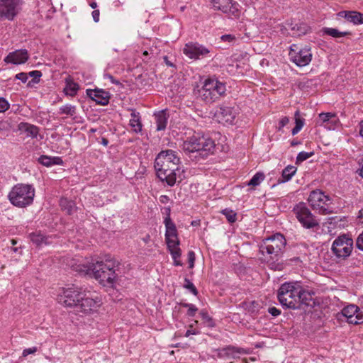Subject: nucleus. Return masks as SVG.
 I'll return each mask as SVG.
<instances>
[{
  "mask_svg": "<svg viewBox=\"0 0 363 363\" xmlns=\"http://www.w3.org/2000/svg\"><path fill=\"white\" fill-rule=\"evenodd\" d=\"M359 134L363 138V121L359 123Z\"/></svg>",
  "mask_w": 363,
  "mask_h": 363,
  "instance_id": "obj_62",
  "label": "nucleus"
},
{
  "mask_svg": "<svg viewBox=\"0 0 363 363\" xmlns=\"http://www.w3.org/2000/svg\"><path fill=\"white\" fill-rule=\"evenodd\" d=\"M164 62L168 67H174V65L172 62H171L167 56L164 57Z\"/></svg>",
  "mask_w": 363,
  "mask_h": 363,
  "instance_id": "obj_60",
  "label": "nucleus"
},
{
  "mask_svg": "<svg viewBox=\"0 0 363 363\" xmlns=\"http://www.w3.org/2000/svg\"><path fill=\"white\" fill-rule=\"evenodd\" d=\"M215 142L209 137L197 133L183 143V149L189 153H196L195 158H206L213 152Z\"/></svg>",
  "mask_w": 363,
  "mask_h": 363,
  "instance_id": "obj_4",
  "label": "nucleus"
},
{
  "mask_svg": "<svg viewBox=\"0 0 363 363\" xmlns=\"http://www.w3.org/2000/svg\"><path fill=\"white\" fill-rule=\"evenodd\" d=\"M357 218L359 219L360 222L363 223V208L359 211Z\"/></svg>",
  "mask_w": 363,
  "mask_h": 363,
  "instance_id": "obj_61",
  "label": "nucleus"
},
{
  "mask_svg": "<svg viewBox=\"0 0 363 363\" xmlns=\"http://www.w3.org/2000/svg\"><path fill=\"white\" fill-rule=\"evenodd\" d=\"M221 213L225 216L229 223H234L236 220V213L231 209L225 208Z\"/></svg>",
  "mask_w": 363,
  "mask_h": 363,
  "instance_id": "obj_40",
  "label": "nucleus"
},
{
  "mask_svg": "<svg viewBox=\"0 0 363 363\" xmlns=\"http://www.w3.org/2000/svg\"><path fill=\"white\" fill-rule=\"evenodd\" d=\"M220 39L223 42L233 43L235 40V37L233 35L226 34L223 35Z\"/></svg>",
  "mask_w": 363,
  "mask_h": 363,
  "instance_id": "obj_49",
  "label": "nucleus"
},
{
  "mask_svg": "<svg viewBox=\"0 0 363 363\" xmlns=\"http://www.w3.org/2000/svg\"><path fill=\"white\" fill-rule=\"evenodd\" d=\"M198 333H199L196 330H187L186 333H185V337H189L191 335H196Z\"/></svg>",
  "mask_w": 363,
  "mask_h": 363,
  "instance_id": "obj_58",
  "label": "nucleus"
},
{
  "mask_svg": "<svg viewBox=\"0 0 363 363\" xmlns=\"http://www.w3.org/2000/svg\"><path fill=\"white\" fill-rule=\"evenodd\" d=\"M188 260H189V267L192 269L194 267L195 262V253L193 251H189L188 252Z\"/></svg>",
  "mask_w": 363,
  "mask_h": 363,
  "instance_id": "obj_46",
  "label": "nucleus"
},
{
  "mask_svg": "<svg viewBox=\"0 0 363 363\" xmlns=\"http://www.w3.org/2000/svg\"><path fill=\"white\" fill-rule=\"evenodd\" d=\"M236 114V111L233 108L223 105L216 111L214 118L220 123L232 125Z\"/></svg>",
  "mask_w": 363,
  "mask_h": 363,
  "instance_id": "obj_17",
  "label": "nucleus"
},
{
  "mask_svg": "<svg viewBox=\"0 0 363 363\" xmlns=\"http://www.w3.org/2000/svg\"><path fill=\"white\" fill-rule=\"evenodd\" d=\"M16 79L21 80L25 83L28 80V75L25 72H20L16 75Z\"/></svg>",
  "mask_w": 363,
  "mask_h": 363,
  "instance_id": "obj_54",
  "label": "nucleus"
},
{
  "mask_svg": "<svg viewBox=\"0 0 363 363\" xmlns=\"http://www.w3.org/2000/svg\"><path fill=\"white\" fill-rule=\"evenodd\" d=\"M173 259H179L181 257V249L179 247L169 250Z\"/></svg>",
  "mask_w": 363,
  "mask_h": 363,
  "instance_id": "obj_47",
  "label": "nucleus"
},
{
  "mask_svg": "<svg viewBox=\"0 0 363 363\" xmlns=\"http://www.w3.org/2000/svg\"><path fill=\"white\" fill-rule=\"evenodd\" d=\"M356 247L363 251V232L357 238Z\"/></svg>",
  "mask_w": 363,
  "mask_h": 363,
  "instance_id": "obj_48",
  "label": "nucleus"
},
{
  "mask_svg": "<svg viewBox=\"0 0 363 363\" xmlns=\"http://www.w3.org/2000/svg\"><path fill=\"white\" fill-rule=\"evenodd\" d=\"M36 351H37V347H30V348L25 349L23 351V357H26L28 354H34Z\"/></svg>",
  "mask_w": 363,
  "mask_h": 363,
  "instance_id": "obj_55",
  "label": "nucleus"
},
{
  "mask_svg": "<svg viewBox=\"0 0 363 363\" xmlns=\"http://www.w3.org/2000/svg\"><path fill=\"white\" fill-rule=\"evenodd\" d=\"M286 25L287 26L286 29L290 30L291 31V35L293 36H301L305 35L309 30V26L305 23H294L286 22Z\"/></svg>",
  "mask_w": 363,
  "mask_h": 363,
  "instance_id": "obj_22",
  "label": "nucleus"
},
{
  "mask_svg": "<svg viewBox=\"0 0 363 363\" xmlns=\"http://www.w3.org/2000/svg\"><path fill=\"white\" fill-rule=\"evenodd\" d=\"M154 116H155V121H156L157 130V131L164 130L167 127L168 118H169V116L167 113V112L165 111L162 110V111H159L158 113H155Z\"/></svg>",
  "mask_w": 363,
  "mask_h": 363,
  "instance_id": "obj_25",
  "label": "nucleus"
},
{
  "mask_svg": "<svg viewBox=\"0 0 363 363\" xmlns=\"http://www.w3.org/2000/svg\"><path fill=\"white\" fill-rule=\"evenodd\" d=\"M323 31L325 34L332 36L335 38H342L350 34V32H341L337 29L333 28H324Z\"/></svg>",
  "mask_w": 363,
  "mask_h": 363,
  "instance_id": "obj_36",
  "label": "nucleus"
},
{
  "mask_svg": "<svg viewBox=\"0 0 363 363\" xmlns=\"http://www.w3.org/2000/svg\"><path fill=\"white\" fill-rule=\"evenodd\" d=\"M86 94L91 100L102 106L107 105L111 97L108 91L101 89H87Z\"/></svg>",
  "mask_w": 363,
  "mask_h": 363,
  "instance_id": "obj_20",
  "label": "nucleus"
},
{
  "mask_svg": "<svg viewBox=\"0 0 363 363\" xmlns=\"http://www.w3.org/2000/svg\"><path fill=\"white\" fill-rule=\"evenodd\" d=\"M313 294V292L305 290L301 286V291H300V294H298V300H297L298 308H301V304H304L306 306H312V304L314 303L312 297V295Z\"/></svg>",
  "mask_w": 363,
  "mask_h": 363,
  "instance_id": "obj_26",
  "label": "nucleus"
},
{
  "mask_svg": "<svg viewBox=\"0 0 363 363\" xmlns=\"http://www.w3.org/2000/svg\"><path fill=\"white\" fill-rule=\"evenodd\" d=\"M59 113L65 114L71 117L74 116L77 113V107L76 106L70 104H66L59 108Z\"/></svg>",
  "mask_w": 363,
  "mask_h": 363,
  "instance_id": "obj_35",
  "label": "nucleus"
},
{
  "mask_svg": "<svg viewBox=\"0 0 363 363\" xmlns=\"http://www.w3.org/2000/svg\"><path fill=\"white\" fill-rule=\"evenodd\" d=\"M101 304V297L95 292L86 289L76 307V311L87 314L96 311Z\"/></svg>",
  "mask_w": 363,
  "mask_h": 363,
  "instance_id": "obj_9",
  "label": "nucleus"
},
{
  "mask_svg": "<svg viewBox=\"0 0 363 363\" xmlns=\"http://www.w3.org/2000/svg\"><path fill=\"white\" fill-rule=\"evenodd\" d=\"M268 312L270 313L272 316L277 317L281 313V311L277 308L276 307H269L268 308Z\"/></svg>",
  "mask_w": 363,
  "mask_h": 363,
  "instance_id": "obj_53",
  "label": "nucleus"
},
{
  "mask_svg": "<svg viewBox=\"0 0 363 363\" xmlns=\"http://www.w3.org/2000/svg\"><path fill=\"white\" fill-rule=\"evenodd\" d=\"M86 289L73 284L70 287L62 289L60 295V302L67 307H76Z\"/></svg>",
  "mask_w": 363,
  "mask_h": 363,
  "instance_id": "obj_12",
  "label": "nucleus"
},
{
  "mask_svg": "<svg viewBox=\"0 0 363 363\" xmlns=\"http://www.w3.org/2000/svg\"><path fill=\"white\" fill-rule=\"evenodd\" d=\"M313 154H314L313 152H308L303 151V152H299L296 157V164H300V163L303 162V161L308 160L311 156H313Z\"/></svg>",
  "mask_w": 363,
  "mask_h": 363,
  "instance_id": "obj_41",
  "label": "nucleus"
},
{
  "mask_svg": "<svg viewBox=\"0 0 363 363\" xmlns=\"http://www.w3.org/2000/svg\"><path fill=\"white\" fill-rule=\"evenodd\" d=\"M301 291L299 282H285L281 285L277 292V298L281 305L286 308L298 309V294Z\"/></svg>",
  "mask_w": 363,
  "mask_h": 363,
  "instance_id": "obj_6",
  "label": "nucleus"
},
{
  "mask_svg": "<svg viewBox=\"0 0 363 363\" xmlns=\"http://www.w3.org/2000/svg\"><path fill=\"white\" fill-rule=\"evenodd\" d=\"M182 306L188 308L186 314L189 317H194L198 311V308L192 303H184Z\"/></svg>",
  "mask_w": 363,
  "mask_h": 363,
  "instance_id": "obj_43",
  "label": "nucleus"
},
{
  "mask_svg": "<svg viewBox=\"0 0 363 363\" xmlns=\"http://www.w3.org/2000/svg\"><path fill=\"white\" fill-rule=\"evenodd\" d=\"M359 165L361 166V167L359 170H357V172L363 178V158L361 160Z\"/></svg>",
  "mask_w": 363,
  "mask_h": 363,
  "instance_id": "obj_59",
  "label": "nucleus"
},
{
  "mask_svg": "<svg viewBox=\"0 0 363 363\" xmlns=\"http://www.w3.org/2000/svg\"><path fill=\"white\" fill-rule=\"evenodd\" d=\"M212 48L206 47L199 43L189 42L183 48V53L189 58L194 60L211 57Z\"/></svg>",
  "mask_w": 363,
  "mask_h": 363,
  "instance_id": "obj_14",
  "label": "nucleus"
},
{
  "mask_svg": "<svg viewBox=\"0 0 363 363\" xmlns=\"http://www.w3.org/2000/svg\"><path fill=\"white\" fill-rule=\"evenodd\" d=\"M265 178L264 173L257 172L247 183L248 186H258Z\"/></svg>",
  "mask_w": 363,
  "mask_h": 363,
  "instance_id": "obj_37",
  "label": "nucleus"
},
{
  "mask_svg": "<svg viewBox=\"0 0 363 363\" xmlns=\"http://www.w3.org/2000/svg\"><path fill=\"white\" fill-rule=\"evenodd\" d=\"M101 144L104 146H106L108 144V139L105 138H102L101 139Z\"/></svg>",
  "mask_w": 363,
  "mask_h": 363,
  "instance_id": "obj_64",
  "label": "nucleus"
},
{
  "mask_svg": "<svg viewBox=\"0 0 363 363\" xmlns=\"http://www.w3.org/2000/svg\"><path fill=\"white\" fill-rule=\"evenodd\" d=\"M35 189L32 184L19 183L14 185L8 194L10 203L19 208H25L33 204Z\"/></svg>",
  "mask_w": 363,
  "mask_h": 363,
  "instance_id": "obj_5",
  "label": "nucleus"
},
{
  "mask_svg": "<svg viewBox=\"0 0 363 363\" xmlns=\"http://www.w3.org/2000/svg\"><path fill=\"white\" fill-rule=\"evenodd\" d=\"M329 201H330V196L325 195L320 189L312 191L308 197V202L311 203V207L323 215L330 214L333 212V208L328 204Z\"/></svg>",
  "mask_w": 363,
  "mask_h": 363,
  "instance_id": "obj_10",
  "label": "nucleus"
},
{
  "mask_svg": "<svg viewBox=\"0 0 363 363\" xmlns=\"http://www.w3.org/2000/svg\"><path fill=\"white\" fill-rule=\"evenodd\" d=\"M104 79H109L112 84H116V85L121 84V83H120V82L118 80L116 79L111 74H110L108 73H104Z\"/></svg>",
  "mask_w": 363,
  "mask_h": 363,
  "instance_id": "obj_50",
  "label": "nucleus"
},
{
  "mask_svg": "<svg viewBox=\"0 0 363 363\" xmlns=\"http://www.w3.org/2000/svg\"><path fill=\"white\" fill-rule=\"evenodd\" d=\"M30 241L37 247H42L48 244V238L40 232H35L29 235Z\"/></svg>",
  "mask_w": 363,
  "mask_h": 363,
  "instance_id": "obj_30",
  "label": "nucleus"
},
{
  "mask_svg": "<svg viewBox=\"0 0 363 363\" xmlns=\"http://www.w3.org/2000/svg\"><path fill=\"white\" fill-rule=\"evenodd\" d=\"M169 201V198L168 196L167 195H162L160 197V201L162 203H168V201Z\"/></svg>",
  "mask_w": 363,
  "mask_h": 363,
  "instance_id": "obj_57",
  "label": "nucleus"
},
{
  "mask_svg": "<svg viewBox=\"0 0 363 363\" xmlns=\"http://www.w3.org/2000/svg\"><path fill=\"white\" fill-rule=\"evenodd\" d=\"M29 76L30 77H32L34 78V79H37L36 82H38L40 78L42 76V73L40 71H38V70H34V71H31L28 73Z\"/></svg>",
  "mask_w": 363,
  "mask_h": 363,
  "instance_id": "obj_52",
  "label": "nucleus"
},
{
  "mask_svg": "<svg viewBox=\"0 0 363 363\" xmlns=\"http://www.w3.org/2000/svg\"><path fill=\"white\" fill-rule=\"evenodd\" d=\"M184 287L189 289L194 295L196 296L198 294V291L194 284L186 278L184 279Z\"/></svg>",
  "mask_w": 363,
  "mask_h": 363,
  "instance_id": "obj_44",
  "label": "nucleus"
},
{
  "mask_svg": "<svg viewBox=\"0 0 363 363\" xmlns=\"http://www.w3.org/2000/svg\"><path fill=\"white\" fill-rule=\"evenodd\" d=\"M131 119L130 120V125L133 128L135 133H138L142 130V123L140 120V116L138 112L132 110Z\"/></svg>",
  "mask_w": 363,
  "mask_h": 363,
  "instance_id": "obj_32",
  "label": "nucleus"
},
{
  "mask_svg": "<svg viewBox=\"0 0 363 363\" xmlns=\"http://www.w3.org/2000/svg\"><path fill=\"white\" fill-rule=\"evenodd\" d=\"M78 89L79 85L75 82H67L65 91L66 94L73 96L77 94Z\"/></svg>",
  "mask_w": 363,
  "mask_h": 363,
  "instance_id": "obj_38",
  "label": "nucleus"
},
{
  "mask_svg": "<svg viewBox=\"0 0 363 363\" xmlns=\"http://www.w3.org/2000/svg\"><path fill=\"white\" fill-rule=\"evenodd\" d=\"M38 160L39 163L45 167H50L55 164L62 165L63 164V160L60 157H51L43 155Z\"/></svg>",
  "mask_w": 363,
  "mask_h": 363,
  "instance_id": "obj_27",
  "label": "nucleus"
},
{
  "mask_svg": "<svg viewBox=\"0 0 363 363\" xmlns=\"http://www.w3.org/2000/svg\"><path fill=\"white\" fill-rule=\"evenodd\" d=\"M246 350L241 347L229 345L218 350V356L225 359L240 358V355L246 354Z\"/></svg>",
  "mask_w": 363,
  "mask_h": 363,
  "instance_id": "obj_19",
  "label": "nucleus"
},
{
  "mask_svg": "<svg viewBox=\"0 0 363 363\" xmlns=\"http://www.w3.org/2000/svg\"><path fill=\"white\" fill-rule=\"evenodd\" d=\"M99 14H100V12L99 10H94L92 12V17H93L94 21L96 23L99 22Z\"/></svg>",
  "mask_w": 363,
  "mask_h": 363,
  "instance_id": "obj_56",
  "label": "nucleus"
},
{
  "mask_svg": "<svg viewBox=\"0 0 363 363\" xmlns=\"http://www.w3.org/2000/svg\"><path fill=\"white\" fill-rule=\"evenodd\" d=\"M29 57L28 50L26 49L16 50L9 54L5 57L4 61L6 63H11L13 65H20L25 63Z\"/></svg>",
  "mask_w": 363,
  "mask_h": 363,
  "instance_id": "obj_21",
  "label": "nucleus"
},
{
  "mask_svg": "<svg viewBox=\"0 0 363 363\" xmlns=\"http://www.w3.org/2000/svg\"><path fill=\"white\" fill-rule=\"evenodd\" d=\"M60 206L63 211H66L69 215L75 212L77 208L75 203L66 198H62L60 200Z\"/></svg>",
  "mask_w": 363,
  "mask_h": 363,
  "instance_id": "obj_33",
  "label": "nucleus"
},
{
  "mask_svg": "<svg viewBox=\"0 0 363 363\" xmlns=\"http://www.w3.org/2000/svg\"><path fill=\"white\" fill-rule=\"evenodd\" d=\"M341 314L347 318L348 323L358 325L363 323V309L350 304L344 307Z\"/></svg>",
  "mask_w": 363,
  "mask_h": 363,
  "instance_id": "obj_16",
  "label": "nucleus"
},
{
  "mask_svg": "<svg viewBox=\"0 0 363 363\" xmlns=\"http://www.w3.org/2000/svg\"><path fill=\"white\" fill-rule=\"evenodd\" d=\"M319 118L323 123H325V127L329 129H335L337 125L339 123V120L335 113H321L319 114Z\"/></svg>",
  "mask_w": 363,
  "mask_h": 363,
  "instance_id": "obj_24",
  "label": "nucleus"
},
{
  "mask_svg": "<svg viewBox=\"0 0 363 363\" xmlns=\"http://www.w3.org/2000/svg\"><path fill=\"white\" fill-rule=\"evenodd\" d=\"M353 245L352 238L346 234H342L335 239L331 250L337 258L346 259L351 255Z\"/></svg>",
  "mask_w": 363,
  "mask_h": 363,
  "instance_id": "obj_11",
  "label": "nucleus"
},
{
  "mask_svg": "<svg viewBox=\"0 0 363 363\" xmlns=\"http://www.w3.org/2000/svg\"><path fill=\"white\" fill-rule=\"evenodd\" d=\"M226 91L225 84L216 79H207L199 90V97L206 103H213Z\"/></svg>",
  "mask_w": 363,
  "mask_h": 363,
  "instance_id": "obj_7",
  "label": "nucleus"
},
{
  "mask_svg": "<svg viewBox=\"0 0 363 363\" xmlns=\"http://www.w3.org/2000/svg\"><path fill=\"white\" fill-rule=\"evenodd\" d=\"M180 158L177 152L172 150L161 151L155 160V169L157 177L165 181L167 184L172 186L177 182V177L181 179V171L179 164Z\"/></svg>",
  "mask_w": 363,
  "mask_h": 363,
  "instance_id": "obj_1",
  "label": "nucleus"
},
{
  "mask_svg": "<svg viewBox=\"0 0 363 363\" xmlns=\"http://www.w3.org/2000/svg\"><path fill=\"white\" fill-rule=\"evenodd\" d=\"M338 16L345 18L354 25L363 24V13L355 11H343L338 13Z\"/></svg>",
  "mask_w": 363,
  "mask_h": 363,
  "instance_id": "obj_23",
  "label": "nucleus"
},
{
  "mask_svg": "<svg viewBox=\"0 0 363 363\" xmlns=\"http://www.w3.org/2000/svg\"><path fill=\"white\" fill-rule=\"evenodd\" d=\"M289 55L290 60L298 67L306 66L312 60L311 48L308 46L299 48L296 45L293 44L290 46Z\"/></svg>",
  "mask_w": 363,
  "mask_h": 363,
  "instance_id": "obj_13",
  "label": "nucleus"
},
{
  "mask_svg": "<svg viewBox=\"0 0 363 363\" xmlns=\"http://www.w3.org/2000/svg\"><path fill=\"white\" fill-rule=\"evenodd\" d=\"M9 108V102L5 98L0 97V113L6 112Z\"/></svg>",
  "mask_w": 363,
  "mask_h": 363,
  "instance_id": "obj_45",
  "label": "nucleus"
},
{
  "mask_svg": "<svg viewBox=\"0 0 363 363\" xmlns=\"http://www.w3.org/2000/svg\"><path fill=\"white\" fill-rule=\"evenodd\" d=\"M20 0H0V15L12 20L17 14Z\"/></svg>",
  "mask_w": 363,
  "mask_h": 363,
  "instance_id": "obj_18",
  "label": "nucleus"
},
{
  "mask_svg": "<svg viewBox=\"0 0 363 363\" xmlns=\"http://www.w3.org/2000/svg\"><path fill=\"white\" fill-rule=\"evenodd\" d=\"M165 240L169 250L179 247V241L178 237H169V239Z\"/></svg>",
  "mask_w": 363,
  "mask_h": 363,
  "instance_id": "obj_42",
  "label": "nucleus"
},
{
  "mask_svg": "<svg viewBox=\"0 0 363 363\" xmlns=\"http://www.w3.org/2000/svg\"><path fill=\"white\" fill-rule=\"evenodd\" d=\"M200 315L202 318V320L204 321L205 324L210 328H213L215 326V323L211 317L209 316L207 311L205 310H202L200 312Z\"/></svg>",
  "mask_w": 363,
  "mask_h": 363,
  "instance_id": "obj_39",
  "label": "nucleus"
},
{
  "mask_svg": "<svg viewBox=\"0 0 363 363\" xmlns=\"http://www.w3.org/2000/svg\"><path fill=\"white\" fill-rule=\"evenodd\" d=\"M295 127L292 129L291 133L293 135H296L303 127L305 120L300 116V111L297 110L294 113Z\"/></svg>",
  "mask_w": 363,
  "mask_h": 363,
  "instance_id": "obj_34",
  "label": "nucleus"
},
{
  "mask_svg": "<svg viewBox=\"0 0 363 363\" xmlns=\"http://www.w3.org/2000/svg\"><path fill=\"white\" fill-rule=\"evenodd\" d=\"M297 168L292 165H288L282 170L281 177L279 179V183H284L291 180L296 172Z\"/></svg>",
  "mask_w": 363,
  "mask_h": 363,
  "instance_id": "obj_31",
  "label": "nucleus"
},
{
  "mask_svg": "<svg viewBox=\"0 0 363 363\" xmlns=\"http://www.w3.org/2000/svg\"><path fill=\"white\" fill-rule=\"evenodd\" d=\"M286 240L281 233H276L262 240L259 245L262 259L271 269L281 270L283 255Z\"/></svg>",
  "mask_w": 363,
  "mask_h": 363,
  "instance_id": "obj_2",
  "label": "nucleus"
},
{
  "mask_svg": "<svg viewBox=\"0 0 363 363\" xmlns=\"http://www.w3.org/2000/svg\"><path fill=\"white\" fill-rule=\"evenodd\" d=\"M20 130L26 133L28 137L32 138H37L39 129L37 126L27 123H21L19 125Z\"/></svg>",
  "mask_w": 363,
  "mask_h": 363,
  "instance_id": "obj_29",
  "label": "nucleus"
},
{
  "mask_svg": "<svg viewBox=\"0 0 363 363\" xmlns=\"http://www.w3.org/2000/svg\"><path fill=\"white\" fill-rule=\"evenodd\" d=\"M293 212L301 225L306 229H313L319 226V220L304 202L295 205Z\"/></svg>",
  "mask_w": 363,
  "mask_h": 363,
  "instance_id": "obj_8",
  "label": "nucleus"
},
{
  "mask_svg": "<svg viewBox=\"0 0 363 363\" xmlns=\"http://www.w3.org/2000/svg\"><path fill=\"white\" fill-rule=\"evenodd\" d=\"M213 7L226 13L230 17L237 18L240 15V5L233 0H211Z\"/></svg>",
  "mask_w": 363,
  "mask_h": 363,
  "instance_id": "obj_15",
  "label": "nucleus"
},
{
  "mask_svg": "<svg viewBox=\"0 0 363 363\" xmlns=\"http://www.w3.org/2000/svg\"><path fill=\"white\" fill-rule=\"evenodd\" d=\"M289 122V119L288 117L285 116L281 118L279 123L278 130H281L285 125H286Z\"/></svg>",
  "mask_w": 363,
  "mask_h": 363,
  "instance_id": "obj_51",
  "label": "nucleus"
},
{
  "mask_svg": "<svg viewBox=\"0 0 363 363\" xmlns=\"http://www.w3.org/2000/svg\"><path fill=\"white\" fill-rule=\"evenodd\" d=\"M165 213L167 215L166 217H170V213H171V208L170 207H166L164 208Z\"/></svg>",
  "mask_w": 363,
  "mask_h": 363,
  "instance_id": "obj_63",
  "label": "nucleus"
},
{
  "mask_svg": "<svg viewBox=\"0 0 363 363\" xmlns=\"http://www.w3.org/2000/svg\"><path fill=\"white\" fill-rule=\"evenodd\" d=\"M164 223L166 228L165 240H168L169 237H177V230L171 217H165Z\"/></svg>",
  "mask_w": 363,
  "mask_h": 363,
  "instance_id": "obj_28",
  "label": "nucleus"
},
{
  "mask_svg": "<svg viewBox=\"0 0 363 363\" xmlns=\"http://www.w3.org/2000/svg\"><path fill=\"white\" fill-rule=\"evenodd\" d=\"M119 262L111 257L105 261H97L89 265H78L76 270L85 275L93 277L104 286H111L115 282L117 274L116 271Z\"/></svg>",
  "mask_w": 363,
  "mask_h": 363,
  "instance_id": "obj_3",
  "label": "nucleus"
}]
</instances>
